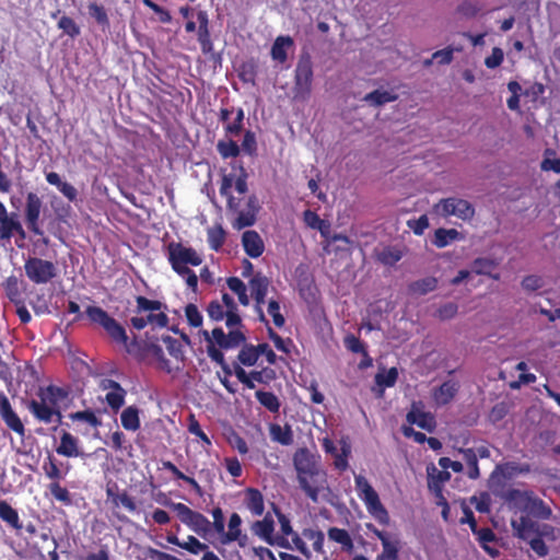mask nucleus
<instances>
[{"mask_svg": "<svg viewBox=\"0 0 560 560\" xmlns=\"http://www.w3.org/2000/svg\"><path fill=\"white\" fill-rule=\"evenodd\" d=\"M293 466L300 489L312 502L317 503L319 494L329 489L327 472L320 455L307 447H300L293 454Z\"/></svg>", "mask_w": 560, "mask_h": 560, "instance_id": "obj_1", "label": "nucleus"}, {"mask_svg": "<svg viewBox=\"0 0 560 560\" xmlns=\"http://www.w3.org/2000/svg\"><path fill=\"white\" fill-rule=\"evenodd\" d=\"M167 260L172 269L182 277L192 292L198 289V276L189 266L198 267L202 264V257L192 247H187L179 242H171L166 246Z\"/></svg>", "mask_w": 560, "mask_h": 560, "instance_id": "obj_2", "label": "nucleus"}, {"mask_svg": "<svg viewBox=\"0 0 560 560\" xmlns=\"http://www.w3.org/2000/svg\"><path fill=\"white\" fill-rule=\"evenodd\" d=\"M233 186V175L224 174L220 184V195L226 198V208L229 212L235 214V219L232 223L236 230H243L255 224L257 214L260 210L259 200L256 195H250L246 201V208L240 209V200H237L232 194L231 188Z\"/></svg>", "mask_w": 560, "mask_h": 560, "instance_id": "obj_3", "label": "nucleus"}, {"mask_svg": "<svg viewBox=\"0 0 560 560\" xmlns=\"http://www.w3.org/2000/svg\"><path fill=\"white\" fill-rule=\"evenodd\" d=\"M167 306L158 300H150L143 295L136 296V308L132 311L133 316L129 319V325L140 331L147 326L153 328H164L168 325V316L166 315Z\"/></svg>", "mask_w": 560, "mask_h": 560, "instance_id": "obj_4", "label": "nucleus"}, {"mask_svg": "<svg viewBox=\"0 0 560 560\" xmlns=\"http://www.w3.org/2000/svg\"><path fill=\"white\" fill-rule=\"evenodd\" d=\"M85 314L92 324L102 327L107 336L116 343L122 345L128 353L133 352V348L138 345L137 339L129 341V337L125 327L112 317L101 306L90 305L85 310Z\"/></svg>", "mask_w": 560, "mask_h": 560, "instance_id": "obj_5", "label": "nucleus"}, {"mask_svg": "<svg viewBox=\"0 0 560 560\" xmlns=\"http://www.w3.org/2000/svg\"><path fill=\"white\" fill-rule=\"evenodd\" d=\"M355 489L360 499L364 502L368 512L382 525L389 523V515L380 500L378 493L371 486L365 477L358 475L354 477Z\"/></svg>", "mask_w": 560, "mask_h": 560, "instance_id": "obj_6", "label": "nucleus"}, {"mask_svg": "<svg viewBox=\"0 0 560 560\" xmlns=\"http://www.w3.org/2000/svg\"><path fill=\"white\" fill-rule=\"evenodd\" d=\"M313 63L308 55L301 56L294 71L292 98L295 102L308 101L313 85Z\"/></svg>", "mask_w": 560, "mask_h": 560, "instance_id": "obj_7", "label": "nucleus"}, {"mask_svg": "<svg viewBox=\"0 0 560 560\" xmlns=\"http://www.w3.org/2000/svg\"><path fill=\"white\" fill-rule=\"evenodd\" d=\"M24 272L32 283L42 285L52 282L58 277L59 270L51 260L28 256L24 261Z\"/></svg>", "mask_w": 560, "mask_h": 560, "instance_id": "obj_8", "label": "nucleus"}, {"mask_svg": "<svg viewBox=\"0 0 560 560\" xmlns=\"http://www.w3.org/2000/svg\"><path fill=\"white\" fill-rule=\"evenodd\" d=\"M164 504L173 509L179 521L196 534L205 536L211 530V522L203 514L191 510L186 504L171 501L164 502Z\"/></svg>", "mask_w": 560, "mask_h": 560, "instance_id": "obj_9", "label": "nucleus"}, {"mask_svg": "<svg viewBox=\"0 0 560 560\" xmlns=\"http://www.w3.org/2000/svg\"><path fill=\"white\" fill-rule=\"evenodd\" d=\"M37 395L40 400L32 399L27 404L30 412L39 422L46 424L56 422L57 424H60L62 419L60 410L55 405L48 402L46 395H43L39 392Z\"/></svg>", "mask_w": 560, "mask_h": 560, "instance_id": "obj_10", "label": "nucleus"}, {"mask_svg": "<svg viewBox=\"0 0 560 560\" xmlns=\"http://www.w3.org/2000/svg\"><path fill=\"white\" fill-rule=\"evenodd\" d=\"M42 209V198L33 191L27 192L24 208V217L27 229L36 236H42L44 234L43 229L39 226Z\"/></svg>", "mask_w": 560, "mask_h": 560, "instance_id": "obj_11", "label": "nucleus"}, {"mask_svg": "<svg viewBox=\"0 0 560 560\" xmlns=\"http://www.w3.org/2000/svg\"><path fill=\"white\" fill-rule=\"evenodd\" d=\"M518 538L527 540L534 536H552L553 527L549 524H539L528 516H521L518 522H512Z\"/></svg>", "mask_w": 560, "mask_h": 560, "instance_id": "obj_12", "label": "nucleus"}, {"mask_svg": "<svg viewBox=\"0 0 560 560\" xmlns=\"http://www.w3.org/2000/svg\"><path fill=\"white\" fill-rule=\"evenodd\" d=\"M436 208L443 215H456L463 220L470 219L475 214L472 205L469 201L459 198L442 199Z\"/></svg>", "mask_w": 560, "mask_h": 560, "instance_id": "obj_13", "label": "nucleus"}, {"mask_svg": "<svg viewBox=\"0 0 560 560\" xmlns=\"http://www.w3.org/2000/svg\"><path fill=\"white\" fill-rule=\"evenodd\" d=\"M219 120L224 124L226 135L237 137L243 130L244 110L242 107H222Z\"/></svg>", "mask_w": 560, "mask_h": 560, "instance_id": "obj_14", "label": "nucleus"}, {"mask_svg": "<svg viewBox=\"0 0 560 560\" xmlns=\"http://www.w3.org/2000/svg\"><path fill=\"white\" fill-rule=\"evenodd\" d=\"M406 420L410 425L416 424L418 428L432 433L436 428V420L433 413L422 410L417 404H412L411 409L406 416Z\"/></svg>", "mask_w": 560, "mask_h": 560, "instance_id": "obj_15", "label": "nucleus"}, {"mask_svg": "<svg viewBox=\"0 0 560 560\" xmlns=\"http://www.w3.org/2000/svg\"><path fill=\"white\" fill-rule=\"evenodd\" d=\"M80 441L77 436L68 431H62L60 435V443L56 447V453L60 456L73 458L88 456L79 446Z\"/></svg>", "mask_w": 560, "mask_h": 560, "instance_id": "obj_16", "label": "nucleus"}, {"mask_svg": "<svg viewBox=\"0 0 560 560\" xmlns=\"http://www.w3.org/2000/svg\"><path fill=\"white\" fill-rule=\"evenodd\" d=\"M0 416L8 428L18 434H24L25 429L20 417L12 409L8 397L2 392H0Z\"/></svg>", "mask_w": 560, "mask_h": 560, "instance_id": "obj_17", "label": "nucleus"}, {"mask_svg": "<svg viewBox=\"0 0 560 560\" xmlns=\"http://www.w3.org/2000/svg\"><path fill=\"white\" fill-rule=\"evenodd\" d=\"M458 390L459 383L454 380H447L433 389L432 399L438 406H445L455 398Z\"/></svg>", "mask_w": 560, "mask_h": 560, "instance_id": "obj_18", "label": "nucleus"}, {"mask_svg": "<svg viewBox=\"0 0 560 560\" xmlns=\"http://www.w3.org/2000/svg\"><path fill=\"white\" fill-rule=\"evenodd\" d=\"M294 47V40L291 36L280 35L275 39L271 46L270 56L272 60L282 65L287 62L288 54L289 51H293Z\"/></svg>", "mask_w": 560, "mask_h": 560, "instance_id": "obj_19", "label": "nucleus"}, {"mask_svg": "<svg viewBox=\"0 0 560 560\" xmlns=\"http://www.w3.org/2000/svg\"><path fill=\"white\" fill-rule=\"evenodd\" d=\"M242 244L245 253L252 258H258L265 250V245L260 235L254 231H245L242 235Z\"/></svg>", "mask_w": 560, "mask_h": 560, "instance_id": "obj_20", "label": "nucleus"}, {"mask_svg": "<svg viewBox=\"0 0 560 560\" xmlns=\"http://www.w3.org/2000/svg\"><path fill=\"white\" fill-rule=\"evenodd\" d=\"M144 350L155 359L159 370L167 374H173L182 370V366H173L171 364L170 360L166 359L164 351L160 345L155 342H148L144 346Z\"/></svg>", "mask_w": 560, "mask_h": 560, "instance_id": "obj_21", "label": "nucleus"}, {"mask_svg": "<svg viewBox=\"0 0 560 560\" xmlns=\"http://www.w3.org/2000/svg\"><path fill=\"white\" fill-rule=\"evenodd\" d=\"M197 20H198V23H199V26H198V42L200 44L201 51L205 55H208V54L212 52L213 44H212V40H211V37H210L209 20H208L207 12L199 11L197 13Z\"/></svg>", "mask_w": 560, "mask_h": 560, "instance_id": "obj_22", "label": "nucleus"}, {"mask_svg": "<svg viewBox=\"0 0 560 560\" xmlns=\"http://www.w3.org/2000/svg\"><path fill=\"white\" fill-rule=\"evenodd\" d=\"M42 468L45 476L50 479L51 482L60 481L70 470L69 465H67L65 470H62V468L58 465V460L51 453H48Z\"/></svg>", "mask_w": 560, "mask_h": 560, "instance_id": "obj_23", "label": "nucleus"}, {"mask_svg": "<svg viewBox=\"0 0 560 560\" xmlns=\"http://www.w3.org/2000/svg\"><path fill=\"white\" fill-rule=\"evenodd\" d=\"M3 289L5 292L7 298L10 300L11 303H15L19 301L24 300L23 298V289H25L26 284L21 281L15 276L8 277L3 283Z\"/></svg>", "mask_w": 560, "mask_h": 560, "instance_id": "obj_24", "label": "nucleus"}, {"mask_svg": "<svg viewBox=\"0 0 560 560\" xmlns=\"http://www.w3.org/2000/svg\"><path fill=\"white\" fill-rule=\"evenodd\" d=\"M428 486L436 494H441L443 485L451 479L447 470H439L434 465L428 466Z\"/></svg>", "mask_w": 560, "mask_h": 560, "instance_id": "obj_25", "label": "nucleus"}, {"mask_svg": "<svg viewBox=\"0 0 560 560\" xmlns=\"http://www.w3.org/2000/svg\"><path fill=\"white\" fill-rule=\"evenodd\" d=\"M168 544L178 546L192 555H198L200 551H205L208 549V546L201 541H199L195 536H188L186 541H180L179 538L170 534L166 537Z\"/></svg>", "mask_w": 560, "mask_h": 560, "instance_id": "obj_26", "label": "nucleus"}, {"mask_svg": "<svg viewBox=\"0 0 560 560\" xmlns=\"http://www.w3.org/2000/svg\"><path fill=\"white\" fill-rule=\"evenodd\" d=\"M474 535L477 536V540L480 547L492 558L499 556V550L494 547H491L489 544L495 541L497 537L494 532L489 527L476 528V532H472Z\"/></svg>", "mask_w": 560, "mask_h": 560, "instance_id": "obj_27", "label": "nucleus"}, {"mask_svg": "<svg viewBox=\"0 0 560 560\" xmlns=\"http://www.w3.org/2000/svg\"><path fill=\"white\" fill-rule=\"evenodd\" d=\"M328 539L339 544L341 549L346 552H352L354 549L353 540L348 530L338 527H330L327 530Z\"/></svg>", "mask_w": 560, "mask_h": 560, "instance_id": "obj_28", "label": "nucleus"}, {"mask_svg": "<svg viewBox=\"0 0 560 560\" xmlns=\"http://www.w3.org/2000/svg\"><path fill=\"white\" fill-rule=\"evenodd\" d=\"M269 434L272 441L281 445L288 446L293 443V431L289 424L282 427L278 423H272L269 427Z\"/></svg>", "mask_w": 560, "mask_h": 560, "instance_id": "obj_29", "label": "nucleus"}, {"mask_svg": "<svg viewBox=\"0 0 560 560\" xmlns=\"http://www.w3.org/2000/svg\"><path fill=\"white\" fill-rule=\"evenodd\" d=\"M438 288L435 277H425L408 284V292L415 295H425Z\"/></svg>", "mask_w": 560, "mask_h": 560, "instance_id": "obj_30", "label": "nucleus"}, {"mask_svg": "<svg viewBox=\"0 0 560 560\" xmlns=\"http://www.w3.org/2000/svg\"><path fill=\"white\" fill-rule=\"evenodd\" d=\"M203 336H205V339L208 342V345H207V353H208L209 358L213 362L218 363L222 368V370L224 371L225 374L231 375L232 374V370L226 364L224 355H223L221 349L215 347L214 342L211 340V338L209 336V332L207 330H203Z\"/></svg>", "mask_w": 560, "mask_h": 560, "instance_id": "obj_31", "label": "nucleus"}, {"mask_svg": "<svg viewBox=\"0 0 560 560\" xmlns=\"http://www.w3.org/2000/svg\"><path fill=\"white\" fill-rule=\"evenodd\" d=\"M246 508L256 516L264 513V497L258 489L248 488L246 490Z\"/></svg>", "mask_w": 560, "mask_h": 560, "instance_id": "obj_32", "label": "nucleus"}, {"mask_svg": "<svg viewBox=\"0 0 560 560\" xmlns=\"http://www.w3.org/2000/svg\"><path fill=\"white\" fill-rule=\"evenodd\" d=\"M524 510L542 520L549 518L551 515L550 508H548L541 499L532 497V494L527 498V502L524 504Z\"/></svg>", "mask_w": 560, "mask_h": 560, "instance_id": "obj_33", "label": "nucleus"}, {"mask_svg": "<svg viewBox=\"0 0 560 560\" xmlns=\"http://www.w3.org/2000/svg\"><path fill=\"white\" fill-rule=\"evenodd\" d=\"M497 266L498 264L493 259L479 257L472 261L471 268L472 271L477 275H483L492 278L493 280H499L500 275L492 273Z\"/></svg>", "mask_w": 560, "mask_h": 560, "instance_id": "obj_34", "label": "nucleus"}, {"mask_svg": "<svg viewBox=\"0 0 560 560\" xmlns=\"http://www.w3.org/2000/svg\"><path fill=\"white\" fill-rule=\"evenodd\" d=\"M241 525V516L237 513H232L229 520V530H224V534H221L223 536L222 542L229 544L236 540L240 541L242 538Z\"/></svg>", "mask_w": 560, "mask_h": 560, "instance_id": "obj_35", "label": "nucleus"}, {"mask_svg": "<svg viewBox=\"0 0 560 560\" xmlns=\"http://www.w3.org/2000/svg\"><path fill=\"white\" fill-rule=\"evenodd\" d=\"M0 518L16 530L22 528L18 511L4 500H0Z\"/></svg>", "mask_w": 560, "mask_h": 560, "instance_id": "obj_36", "label": "nucleus"}, {"mask_svg": "<svg viewBox=\"0 0 560 560\" xmlns=\"http://www.w3.org/2000/svg\"><path fill=\"white\" fill-rule=\"evenodd\" d=\"M253 530L257 536L271 544L275 522L269 515H266L261 521H256L253 524Z\"/></svg>", "mask_w": 560, "mask_h": 560, "instance_id": "obj_37", "label": "nucleus"}, {"mask_svg": "<svg viewBox=\"0 0 560 560\" xmlns=\"http://www.w3.org/2000/svg\"><path fill=\"white\" fill-rule=\"evenodd\" d=\"M459 453L463 455V459L467 465L468 477L470 479H478L480 477V470L476 451L474 448H459Z\"/></svg>", "mask_w": 560, "mask_h": 560, "instance_id": "obj_38", "label": "nucleus"}, {"mask_svg": "<svg viewBox=\"0 0 560 560\" xmlns=\"http://www.w3.org/2000/svg\"><path fill=\"white\" fill-rule=\"evenodd\" d=\"M120 421L124 429L137 431L140 428L139 410L135 406L127 407L120 415Z\"/></svg>", "mask_w": 560, "mask_h": 560, "instance_id": "obj_39", "label": "nucleus"}, {"mask_svg": "<svg viewBox=\"0 0 560 560\" xmlns=\"http://www.w3.org/2000/svg\"><path fill=\"white\" fill-rule=\"evenodd\" d=\"M458 238H459V232L457 230H455V229L447 230V229L440 228V229L435 230L434 238H433L432 243L438 248H443Z\"/></svg>", "mask_w": 560, "mask_h": 560, "instance_id": "obj_40", "label": "nucleus"}, {"mask_svg": "<svg viewBox=\"0 0 560 560\" xmlns=\"http://www.w3.org/2000/svg\"><path fill=\"white\" fill-rule=\"evenodd\" d=\"M255 397L258 402L264 406L268 411L278 413L281 407L279 398L271 392L257 390Z\"/></svg>", "mask_w": 560, "mask_h": 560, "instance_id": "obj_41", "label": "nucleus"}, {"mask_svg": "<svg viewBox=\"0 0 560 560\" xmlns=\"http://www.w3.org/2000/svg\"><path fill=\"white\" fill-rule=\"evenodd\" d=\"M89 14L95 22L103 28L107 30L110 26L109 18L104 5L96 2H90L88 5Z\"/></svg>", "mask_w": 560, "mask_h": 560, "instance_id": "obj_42", "label": "nucleus"}, {"mask_svg": "<svg viewBox=\"0 0 560 560\" xmlns=\"http://www.w3.org/2000/svg\"><path fill=\"white\" fill-rule=\"evenodd\" d=\"M163 468L171 471L176 479L183 480L186 483H188L196 493H202L200 485L192 477H189L185 475L182 470H179L174 463L170 460L163 462Z\"/></svg>", "mask_w": 560, "mask_h": 560, "instance_id": "obj_43", "label": "nucleus"}, {"mask_svg": "<svg viewBox=\"0 0 560 560\" xmlns=\"http://www.w3.org/2000/svg\"><path fill=\"white\" fill-rule=\"evenodd\" d=\"M163 468L171 471L176 479L183 480L186 483H188L196 493H202L200 485L192 477H189L185 475L182 470H179L174 463L170 460L163 462Z\"/></svg>", "mask_w": 560, "mask_h": 560, "instance_id": "obj_44", "label": "nucleus"}, {"mask_svg": "<svg viewBox=\"0 0 560 560\" xmlns=\"http://www.w3.org/2000/svg\"><path fill=\"white\" fill-rule=\"evenodd\" d=\"M163 468L171 471L176 479L183 480L186 483H188L196 493H202L200 485L192 477H189L185 475L182 470H179L174 463L170 460L163 462Z\"/></svg>", "mask_w": 560, "mask_h": 560, "instance_id": "obj_45", "label": "nucleus"}, {"mask_svg": "<svg viewBox=\"0 0 560 560\" xmlns=\"http://www.w3.org/2000/svg\"><path fill=\"white\" fill-rule=\"evenodd\" d=\"M162 341L165 345L170 355L179 363H184L185 353L183 349V345L179 340L173 338L172 336H162Z\"/></svg>", "mask_w": 560, "mask_h": 560, "instance_id": "obj_46", "label": "nucleus"}, {"mask_svg": "<svg viewBox=\"0 0 560 560\" xmlns=\"http://www.w3.org/2000/svg\"><path fill=\"white\" fill-rule=\"evenodd\" d=\"M383 550L377 555L376 560H399L400 541L390 538L382 544Z\"/></svg>", "mask_w": 560, "mask_h": 560, "instance_id": "obj_47", "label": "nucleus"}, {"mask_svg": "<svg viewBox=\"0 0 560 560\" xmlns=\"http://www.w3.org/2000/svg\"><path fill=\"white\" fill-rule=\"evenodd\" d=\"M16 217L18 214L12 212L10 215L0 220V240L9 241L14 235V231L19 230L20 221Z\"/></svg>", "mask_w": 560, "mask_h": 560, "instance_id": "obj_48", "label": "nucleus"}, {"mask_svg": "<svg viewBox=\"0 0 560 560\" xmlns=\"http://www.w3.org/2000/svg\"><path fill=\"white\" fill-rule=\"evenodd\" d=\"M226 284L229 289L237 295L242 305L247 306L249 304L246 285L240 278L230 277L226 280Z\"/></svg>", "mask_w": 560, "mask_h": 560, "instance_id": "obj_49", "label": "nucleus"}, {"mask_svg": "<svg viewBox=\"0 0 560 560\" xmlns=\"http://www.w3.org/2000/svg\"><path fill=\"white\" fill-rule=\"evenodd\" d=\"M48 490L52 498L63 505L69 506L72 504L71 493L66 487L60 485V481L50 482Z\"/></svg>", "mask_w": 560, "mask_h": 560, "instance_id": "obj_50", "label": "nucleus"}, {"mask_svg": "<svg viewBox=\"0 0 560 560\" xmlns=\"http://www.w3.org/2000/svg\"><path fill=\"white\" fill-rule=\"evenodd\" d=\"M397 100V95L389 93L388 91H380L375 90L371 93H368L364 96V101L368 102L372 106H381L386 103H390Z\"/></svg>", "mask_w": 560, "mask_h": 560, "instance_id": "obj_51", "label": "nucleus"}, {"mask_svg": "<svg viewBox=\"0 0 560 560\" xmlns=\"http://www.w3.org/2000/svg\"><path fill=\"white\" fill-rule=\"evenodd\" d=\"M259 359L257 346L244 345L237 355V360L242 365L253 366Z\"/></svg>", "mask_w": 560, "mask_h": 560, "instance_id": "obj_52", "label": "nucleus"}, {"mask_svg": "<svg viewBox=\"0 0 560 560\" xmlns=\"http://www.w3.org/2000/svg\"><path fill=\"white\" fill-rule=\"evenodd\" d=\"M208 243L211 249L218 252L225 242V232L221 225L208 229Z\"/></svg>", "mask_w": 560, "mask_h": 560, "instance_id": "obj_53", "label": "nucleus"}, {"mask_svg": "<svg viewBox=\"0 0 560 560\" xmlns=\"http://www.w3.org/2000/svg\"><path fill=\"white\" fill-rule=\"evenodd\" d=\"M69 418L72 421L86 422L89 425H91L92 428H95V429L98 428L100 425H102L101 419L91 409L72 412L69 415Z\"/></svg>", "mask_w": 560, "mask_h": 560, "instance_id": "obj_54", "label": "nucleus"}, {"mask_svg": "<svg viewBox=\"0 0 560 560\" xmlns=\"http://www.w3.org/2000/svg\"><path fill=\"white\" fill-rule=\"evenodd\" d=\"M38 392L46 395L48 402L55 406L59 400L68 397V392L66 389L54 385H49L45 388L40 387Z\"/></svg>", "mask_w": 560, "mask_h": 560, "instance_id": "obj_55", "label": "nucleus"}, {"mask_svg": "<svg viewBox=\"0 0 560 560\" xmlns=\"http://www.w3.org/2000/svg\"><path fill=\"white\" fill-rule=\"evenodd\" d=\"M269 279L261 272H257L249 280V288L253 294H267L269 288Z\"/></svg>", "mask_w": 560, "mask_h": 560, "instance_id": "obj_56", "label": "nucleus"}, {"mask_svg": "<svg viewBox=\"0 0 560 560\" xmlns=\"http://www.w3.org/2000/svg\"><path fill=\"white\" fill-rule=\"evenodd\" d=\"M217 149L223 159L236 158L241 152L238 144L234 140H220L217 144Z\"/></svg>", "mask_w": 560, "mask_h": 560, "instance_id": "obj_57", "label": "nucleus"}, {"mask_svg": "<svg viewBox=\"0 0 560 560\" xmlns=\"http://www.w3.org/2000/svg\"><path fill=\"white\" fill-rule=\"evenodd\" d=\"M398 378V371L396 368H390L386 372H380L375 375V383L382 387H393Z\"/></svg>", "mask_w": 560, "mask_h": 560, "instance_id": "obj_58", "label": "nucleus"}, {"mask_svg": "<svg viewBox=\"0 0 560 560\" xmlns=\"http://www.w3.org/2000/svg\"><path fill=\"white\" fill-rule=\"evenodd\" d=\"M530 492L521 491L518 489H509L504 494L503 499L509 503H514L516 506H522L527 502Z\"/></svg>", "mask_w": 560, "mask_h": 560, "instance_id": "obj_59", "label": "nucleus"}, {"mask_svg": "<svg viewBox=\"0 0 560 560\" xmlns=\"http://www.w3.org/2000/svg\"><path fill=\"white\" fill-rule=\"evenodd\" d=\"M58 28L62 30V32L71 38H75L80 35L79 25L72 18L67 15L60 18V20L58 21Z\"/></svg>", "mask_w": 560, "mask_h": 560, "instance_id": "obj_60", "label": "nucleus"}, {"mask_svg": "<svg viewBox=\"0 0 560 560\" xmlns=\"http://www.w3.org/2000/svg\"><path fill=\"white\" fill-rule=\"evenodd\" d=\"M453 58L454 49L452 47H446L435 51L431 59H427L424 61V66H431L433 60H435L439 65H450L453 61Z\"/></svg>", "mask_w": 560, "mask_h": 560, "instance_id": "obj_61", "label": "nucleus"}, {"mask_svg": "<svg viewBox=\"0 0 560 560\" xmlns=\"http://www.w3.org/2000/svg\"><path fill=\"white\" fill-rule=\"evenodd\" d=\"M252 382H257L259 384L268 385L270 382L275 381L277 374L271 368H264L260 371L253 370L250 371Z\"/></svg>", "mask_w": 560, "mask_h": 560, "instance_id": "obj_62", "label": "nucleus"}, {"mask_svg": "<svg viewBox=\"0 0 560 560\" xmlns=\"http://www.w3.org/2000/svg\"><path fill=\"white\" fill-rule=\"evenodd\" d=\"M126 390H112L106 394L105 400L108 406L114 410H119L125 404Z\"/></svg>", "mask_w": 560, "mask_h": 560, "instance_id": "obj_63", "label": "nucleus"}, {"mask_svg": "<svg viewBox=\"0 0 560 560\" xmlns=\"http://www.w3.org/2000/svg\"><path fill=\"white\" fill-rule=\"evenodd\" d=\"M185 316H186L188 324L191 327L198 328L202 325V315L195 304L189 303L186 305Z\"/></svg>", "mask_w": 560, "mask_h": 560, "instance_id": "obj_64", "label": "nucleus"}]
</instances>
